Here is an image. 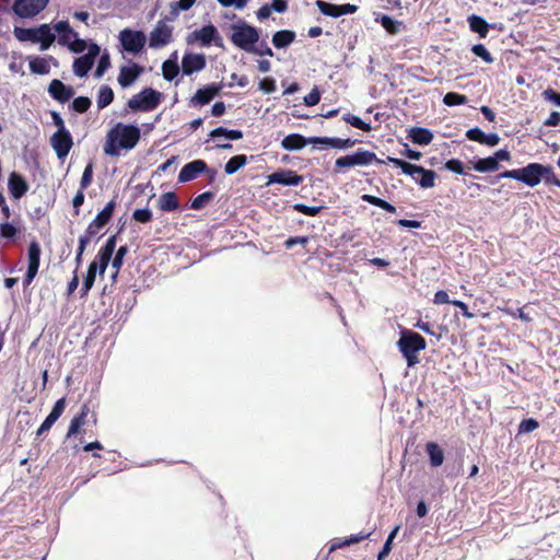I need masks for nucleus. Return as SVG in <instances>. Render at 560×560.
<instances>
[{
  "instance_id": "obj_16",
  "label": "nucleus",
  "mask_w": 560,
  "mask_h": 560,
  "mask_svg": "<svg viewBox=\"0 0 560 560\" xmlns=\"http://www.w3.org/2000/svg\"><path fill=\"white\" fill-rule=\"evenodd\" d=\"M208 171V165L203 160H195L183 166L178 174L179 183L194 180L199 174Z\"/></svg>"
},
{
  "instance_id": "obj_39",
  "label": "nucleus",
  "mask_w": 560,
  "mask_h": 560,
  "mask_svg": "<svg viewBox=\"0 0 560 560\" xmlns=\"http://www.w3.org/2000/svg\"><path fill=\"white\" fill-rule=\"evenodd\" d=\"M30 70L36 74H48L50 71V66L45 58L34 57L30 60Z\"/></svg>"
},
{
  "instance_id": "obj_44",
  "label": "nucleus",
  "mask_w": 560,
  "mask_h": 560,
  "mask_svg": "<svg viewBox=\"0 0 560 560\" xmlns=\"http://www.w3.org/2000/svg\"><path fill=\"white\" fill-rule=\"evenodd\" d=\"M342 119L350 124L352 127H355L363 131H371V125L363 121L360 117L352 115V114H346Z\"/></svg>"
},
{
  "instance_id": "obj_24",
  "label": "nucleus",
  "mask_w": 560,
  "mask_h": 560,
  "mask_svg": "<svg viewBox=\"0 0 560 560\" xmlns=\"http://www.w3.org/2000/svg\"><path fill=\"white\" fill-rule=\"evenodd\" d=\"M35 33L36 43H40L42 50L48 49L55 42V34L51 33L50 27L47 24H42L39 27L35 28Z\"/></svg>"
},
{
  "instance_id": "obj_14",
  "label": "nucleus",
  "mask_w": 560,
  "mask_h": 560,
  "mask_svg": "<svg viewBox=\"0 0 560 560\" xmlns=\"http://www.w3.org/2000/svg\"><path fill=\"white\" fill-rule=\"evenodd\" d=\"M207 59L203 54L186 52L182 59V70L186 75L201 71L206 68Z\"/></svg>"
},
{
  "instance_id": "obj_54",
  "label": "nucleus",
  "mask_w": 560,
  "mask_h": 560,
  "mask_svg": "<svg viewBox=\"0 0 560 560\" xmlns=\"http://www.w3.org/2000/svg\"><path fill=\"white\" fill-rule=\"evenodd\" d=\"M538 427L539 423L537 420L533 418L524 419L518 425V433H529L536 430Z\"/></svg>"
},
{
  "instance_id": "obj_42",
  "label": "nucleus",
  "mask_w": 560,
  "mask_h": 560,
  "mask_svg": "<svg viewBox=\"0 0 560 560\" xmlns=\"http://www.w3.org/2000/svg\"><path fill=\"white\" fill-rule=\"evenodd\" d=\"M468 101L467 96L464 94L455 93V92H448L443 97V103L446 106H457V105H464Z\"/></svg>"
},
{
  "instance_id": "obj_50",
  "label": "nucleus",
  "mask_w": 560,
  "mask_h": 560,
  "mask_svg": "<svg viewBox=\"0 0 560 560\" xmlns=\"http://www.w3.org/2000/svg\"><path fill=\"white\" fill-rule=\"evenodd\" d=\"M499 310L513 318L521 319L522 322L528 323L532 320L530 316L523 311V308L512 310L508 307H499Z\"/></svg>"
},
{
  "instance_id": "obj_59",
  "label": "nucleus",
  "mask_w": 560,
  "mask_h": 560,
  "mask_svg": "<svg viewBox=\"0 0 560 560\" xmlns=\"http://www.w3.org/2000/svg\"><path fill=\"white\" fill-rule=\"evenodd\" d=\"M96 273H97V262H96V260H93L88 267V272L84 277L83 283H86V285H89V284L94 285Z\"/></svg>"
},
{
  "instance_id": "obj_32",
  "label": "nucleus",
  "mask_w": 560,
  "mask_h": 560,
  "mask_svg": "<svg viewBox=\"0 0 560 560\" xmlns=\"http://www.w3.org/2000/svg\"><path fill=\"white\" fill-rule=\"evenodd\" d=\"M472 168L479 173L495 172L499 170L500 164L491 156L479 159L472 162Z\"/></svg>"
},
{
  "instance_id": "obj_1",
  "label": "nucleus",
  "mask_w": 560,
  "mask_h": 560,
  "mask_svg": "<svg viewBox=\"0 0 560 560\" xmlns=\"http://www.w3.org/2000/svg\"><path fill=\"white\" fill-rule=\"evenodd\" d=\"M141 139V130L131 124L117 122L105 136L103 151L106 155L117 158L121 151H131Z\"/></svg>"
},
{
  "instance_id": "obj_2",
  "label": "nucleus",
  "mask_w": 560,
  "mask_h": 560,
  "mask_svg": "<svg viewBox=\"0 0 560 560\" xmlns=\"http://www.w3.org/2000/svg\"><path fill=\"white\" fill-rule=\"evenodd\" d=\"M397 347L407 361L409 368L419 363V352L427 348L425 339L412 330H402Z\"/></svg>"
},
{
  "instance_id": "obj_56",
  "label": "nucleus",
  "mask_w": 560,
  "mask_h": 560,
  "mask_svg": "<svg viewBox=\"0 0 560 560\" xmlns=\"http://www.w3.org/2000/svg\"><path fill=\"white\" fill-rule=\"evenodd\" d=\"M542 179L546 184L556 185L560 187V179L556 176L553 170L549 165H545V171H542Z\"/></svg>"
},
{
  "instance_id": "obj_21",
  "label": "nucleus",
  "mask_w": 560,
  "mask_h": 560,
  "mask_svg": "<svg viewBox=\"0 0 560 560\" xmlns=\"http://www.w3.org/2000/svg\"><path fill=\"white\" fill-rule=\"evenodd\" d=\"M312 144H325L335 149H348L355 144L357 140L328 138V137H312L308 139Z\"/></svg>"
},
{
  "instance_id": "obj_45",
  "label": "nucleus",
  "mask_w": 560,
  "mask_h": 560,
  "mask_svg": "<svg viewBox=\"0 0 560 560\" xmlns=\"http://www.w3.org/2000/svg\"><path fill=\"white\" fill-rule=\"evenodd\" d=\"M400 529V526H396L388 535L382 550L380 551L378 556H377V560H384L390 552L392 550V544H393V540L394 538L396 537L397 533L399 532Z\"/></svg>"
},
{
  "instance_id": "obj_27",
  "label": "nucleus",
  "mask_w": 560,
  "mask_h": 560,
  "mask_svg": "<svg viewBox=\"0 0 560 560\" xmlns=\"http://www.w3.org/2000/svg\"><path fill=\"white\" fill-rule=\"evenodd\" d=\"M409 137L413 143L428 145L433 139V133L427 128L415 127L410 130Z\"/></svg>"
},
{
  "instance_id": "obj_37",
  "label": "nucleus",
  "mask_w": 560,
  "mask_h": 560,
  "mask_svg": "<svg viewBox=\"0 0 560 560\" xmlns=\"http://www.w3.org/2000/svg\"><path fill=\"white\" fill-rule=\"evenodd\" d=\"M114 101V92L108 85H102L97 94V107L103 109Z\"/></svg>"
},
{
  "instance_id": "obj_41",
  "label": "nucleus",
  "mask_w": 560,
  "mask_h": 560,
  "mask_svg": "<svg viewBox=\"0 0 560 560\" xmlns=\"http://www.w3.org/2000/svg\"><path fill=\"white\" fill-rule=\"evenodd\" d=\"M213 197L214 194L212 191H205L191 200L190 208L194 210H200L209 203Z\"/></svg>"
},
{
  "instance_id": "obj_34",
  "label": "nucleus",
  "mask_w": 560,
  "mask_h": 560,
  "mask_svg": "<svg viewBox=\"0 0 560 560\" xmlns=\"http://www.w3.org/2000/svg\"><path fill=\"white\" fill-rule=\"evenodd\" d=\"M247 164V156L245 154H238L232 156L224 165V172L228 175L236 173L240 168Z\"/></svg>"
},
{
  "instance_id": "obj_57",
  "label": "nucleus",
  "mask_w": 560,
  "mask_h": 560,
  "mask_svg": "<svg viewBox=\"0 0 560 560\" xmlns=\"http://www.w3.org/2000/svg\"><path fill=\"white\" fill-rule=\"evenodd\" d=\"M445 168L459 175L465 174L464 164L458 159H451L446 161Z\"/></svg>"
},
{
  "instance_id": "obj_28",
  "label": "nucleus",
  "mask_w": 560,
  "mask_h": 560,
  "mask_svg": "<svg viewBox=\"0 0 560 560\" xmlns=\"http://www.w3.org/2000/svg\"><path fill=\"white\" fill-rule=\"evenodd\" d=\"M40 254L42 249L39 244L36 241H33L28 245L27 257H28V266L27 270H34L38 272L39 264H40Z\"/></svg>"
},
{
  "instance_id": "obj_3",
  "label": "nucleus",
  "mask_w": 560,
  "mask_h": 560,
  "mask_svg": "<svg viewBox=\"0 0 560 560\" xmlns=\"http://www.w3.org/2000/svg\"><path fill=\"white\" fill-rule=\"evenodd\" d=\"M542 171H545V165L540 163H529L525 167L504 171L493 177H490V183L495 184L501 178H513L528 185L529 187H535L542 179Z\"/></svg>"
},
{
  "instance_id": "obj_31",
  "label": "nucleus",
  "mask_w": 560,
  "mask_h": 560,
  "mask_svg": "<svg viewBox=\"0 0 560 560\" xmlns=\"http://www.w3.org/2000/svg\"><path fill=\"white\" fill-rule=\"evenodd\" d=\"M116 208V201L110 200L95 217L93 220L94 225L104 228L112 219Z\"/></svg>"
},
{
  "instance_id": "obj_26",
  "label": "nucleus",
  "mask_w": 560,
  "mask_h": 560,
  "mask_svg": "<svg viewBox=\"0 0 560 560\" xmlns=\"http://www.w3.org/2000/svg\"><path fill=\"white\" fill-rule=\"evenodd\" d=\"M308 142L303 136L299 133H291L283 138L281 145L285 150L293 151V150H301L303 149Z\"/></svg>"
},
{
  "instance_id": "obj_18",
  "label": "nucleus",
  "mask_w": 560,
  "mask_h": 560,
  "mask_svg": "<svg viewBox=\"0 0 560 560\" xmlns=\"http://www.w3.org/2000/svg\"><path fill=\"white\" fill-rule=\"evenodd\" d=\"M142 72L143 68L136 62H131L130 66L120 67L117 78L119 85L121 88L130 86Z\"/></svg>"
},
{
  "instance_id": "obj_40",
  "label": "nucleus",
  "mask_w": 560,
  "mask_h": 560,
  "mask_svg": "<svg viewBox=\"0 0 560 560\" xmlns=\"http://www.w3.org/2000/svg\"><path fill=\"white\" fill-rule=\"evenodd\" d=\"M316 5H317L318 10L324 15L331 16V18H339V16H341L340 5L339 4H332V3H329V2H326V1H323V0H317L316 1Z\"/></svg>"
},
{
  "instance_id": "obj_64",
  "label": "nucleus",
  "mask_w": 560,
  "mask_h": 560,
  "mask_svg": "<svg viewBox=\"0 0 560 560\" xmlns=\"http://www.w3.org/2000/svg\"><path fill=\"white\" fill-rule=\"evenodd\" d=\"M542 97L546 101L552 102L556 105L560 106V93L555 91L553 89H551V88L546 89L542 92Z\"/></svg>"
},
{
  "instance_id": "obj_36",
  "label": "nucleus",
  "mask_w": 560,
  "mask_h": 560,
  "mask_svg": "<svg viewBox=\"0 0 560 560\" xmlns=\"http://www.w3.org/2000/svg\"><path fill=\"white\" fill-rule=\"evenodd\" d=\"M361 199L370 205H373L375 207H378L389 213H395L396 212V208L390 205L389 202H387L386 200L384 199H381L376 196H373V195H369V194H364L361 196Z\"/></svg>"
},
{
  "instance_id": "obj_19",
  "label": "nucleus",
  "mask_w": 560,
  "mask_h": 560,
  "mask_svg": "<svg viewBox=\"0 0 560 560\" xmlns=\"http://www.w3.org/2000/svg\"><path fill=\"white\" fill-rule=\"evenodd\" d=\"M221 91L218 84H210L202 89L197 90L195 95L190 98V105H206L210 103Z\"/></svg>"
},
{
  "instance_id": "obj_58",
  "label": "nucleus",
  "mask_w": 560,
  "mask_h": 560,
  "mask_svg": "<svg viewBox=\"0 0 560 560\" xmlns=\"http://www.w3.org/2000/svg\"><path fill=\"white\" fill-rule=\"evenodd\" d=\"M110 59L108 54H104L101 56L98 60L97 68L95 70V77L101 78L104 72L109 68Z\"/></svg>"
},
{
  "instance_id": "obj_10",
  "label": "nucleus",
  "mask_w": 560,
  "mask_h": 560,
  "mask_svg": "<svg viewBox=\"0 0 560 560\" xmlns=\"http://www.w3.org/2000/svg\"><path fill=\"white\" fill-rule=\"evenodd\" d=\"M173 42V26L165 21L160 20L149 36V46L151 48H161Z\"/></svg>"
},
{
  "instance_id": "obj_20",
  "label": "nucleus",
  "mask_w": 560,
  "mask_h": 560,
  "mask_svg": "<svg viewBox=\"0 0 560 560\" xmlns=\"http://www.w3.org/2000/svg\"><path fill=\"white\" fill-rule=\"evenodd\" d=\"M8 188L14 199H20L27 192L28 184L21 174L12 172L9 175Z\"/></svg>"
},
{
  "instance_id": "obj_52",
  "label": "nucleus",
  "mask_w": 560,
  "mask_h": 560,
  "mask_svg": "<svg viewBox=\"0 0 560 560\" xmlns=\"http://www.w3.org/2000/svg\"><path fill=\"white\" fill-rule=\"evenodd\" d=\"M93 180V164L89 163L82 174L81 180H80V188L86 189Z\"/></svg>"
},
{
  "instance_id": "obj_12",
  "label": "nucleus",
  "mask_w": 560,
  "mask_h": 560,
  "mask_svg": "<svg viewBox=\"0 0 560 560\" xmlns=\"http://www.w3.org/2000/svg\"><path fill=\"white\" fill-rule=\"evenodd\" d=\"M49 143L59 160H63L73 147V139L70 131L54 132L49 138Z\"/></svg>"
},
{
  "instance_id": "obj_49",
  "label": "nucleus",
  "mask_w": 560,
  "mask_h": 560,
  "mask_svg": "<svg viewBox=\"0 0 560 560\" xmlns=\"http://www.w3.org/2000/svg\"><path fill=\"white\" fill-rule=\"evenodd\" d=\"M293 209L302 214H305V215H308V217H315L317 215L320 210L323 209V207H317V206H314V207H310V206H306L304 203H295L293 206Z\"/></svg>"
},
{
  "instance_id": "obj_11",
  "label": "nucleus",
  "mask_w": 560,
  "mask_h": 560,
  "mask_svg": "<svg viewBox=\"0 0 560 560\" xmlns=\"http://www.w3.org/2000/svg\"><path fill=\"white\" fill-rule=\"evenodd\" d=\"M49 0H15L12 10L20 18H33L43 11Z\"/></svg>"
},
{
  "instance_id": "obj_9",
  "label": "nucleus",
  "mask_w": 560,
  "mask_h": 560,
  "mask_svg": "<svg viewBox=\"0 0 560 560\" xmlns=\"http://www.w3.org/2000/svg\"><path fill=\"white\" fill-rule=\"evenodd\" d=\"M195 40H198L203 47H209L212 43L217 47L223 46L222 37L220 36L217 27L212 24L205 25L189 34L187 38L188 44H191Z\"/></svg>"
},
{
  "instance_id": "obj_55",
  "label": "nucleus",
  "mask_w": 560,
  "mask_h": 560,
  "mask_svg": "<svg viewBox=\"0 0 560 560\" xmlns=\"http://www.w3.org/2000/svg\"><path fill=\"white\" fill-rule=\"evenodd\" d=\"M132 218L140 223H148L152 220V212L151 210L143 208V209H137L132 213Z\"/></svg>"
},
{
  "instance_id": "obj_61",
  "label": "nucleus",
  "mask_w": 560,
  "mask_h": 560,
  "mask_svg": "<svg viewBox=\"0 0 560 560\" xmlns=\"http://www.w3.org/2000/svg\"><path fill=\"white\" fill-rule=\"evenodd\" d=\"M485 135L486 133L478 127L471 128V129L467 130V132H466V137L469 140L476 141L481 144L483 143Z\"/></svg>"
},
{
  "instance_id": "obj_38",
  "label": "nucleus",
  "mask_w": 560,
  "mask_h": 560,
  "mask_svg": "<svg viewBox=\"0 0 560 560\" xmlns=\"http://www.w3.org/2000/svg\"><path fill=\"white\" fill-rule=\"evenodd\" d=\"M211 138L225 137L230 140H238L243 138V132L238 129H226L223 127H218L213 129L210 135Z\"/></svg>"
},
{
  "instance_id": "obj_35",
  "label": "nucleus",
  "mask_w": 560,
  "mask_h": 560,
  "mask_svg": "<svg viewBox=\"0 0 560 560\" xmlns=\"http://www.w3.org/2000/svg\"><path fill=\"white\" fill-rule=\"evenodd\" d=\"M93 65V60L86 58L85 56H81L73 62V72L77 77L82 78L88 74Z\"/></svg>"
},
{
  "instance_id": "obj_17",
  "label": "nucleus",
  "mask_w": 560,
  "mask_h": 560,
  "mask_svg": "<svg viewBox=\"0 0 560 560\" xmlns=\"http://www.w3.org/2000/svg\"><path fill=\"white\" fill-rule=\"evenodd\" d=\"M48 93L54 100L63 104L74 95V89L71 85L63 84L58 79H54L48 86Z\"/></svg>"
},
{
  "instance_id": "obj_63",
  "label": "nucleus",
  "mask_w": 560,
  "mask_h": 560,
  "mask_svg": "<svg viewBox=\"0 0 560 560\" xmlns=\"http://www.w3.org/2000/svg\"><path fill=\"white\" fill-rule=\"evenodd\" d=\"M259 90L264 93L269 94L276 91V81L272 78H264L259 82Z\"/></svg>"
},
{
  "instance_id": "obj_33",
  "label": "nucleus",
  "mask_w": 560,
  "mask_h": 560,
  "mask_svg": "<svg viewBox=\"0 0 560 560\" xmlns=\"http://www.w3.org/2000/svg\"><path fill=\"white\" fill-rule=\"evenodd\" d=\"M425 451L429 455L430 463L433 467H439L443 464L444 454L442 448L434 442H429L425 445Z\"/></svg>"
},
{
  "instance_id": "obj_25",
  "label": "nucleus",
  "mask_w": 560,
  "mask_h": 560,
  "mask_svg": "<svg viewBox=\"0 0 560 560\" xmlns=\"http://www.w3.org/2000/svg\"><path fill=\"white\" fill-rule=\"evenodd\" d=\"M295 33L290 30H281L273 34L272 44L276 48L281 49L291 45L295 40Z\"/></svg>"
},
{
  "instance_id": "obj_46",
  "label": "nucleus",
  "mask_w": 560,
  "mask_h": 560,
  "mask_svg": "<svg viewBox=\"0 0 560 560\" xmlns=\"http://www.w3.org/2000/svg\"><path fill=\"white\" fill-rule=\"evenodd\" d=\"M91 105H92V102L89 97L78 96L73 100V102L71 104V108L79 114H83L89 110Z\"/></svg>"
},
{
  "instance_id": "obj_53",
  "label": "nucleus",
  "mask_w": 560,
  "mask_h": 560,
  "mask_svg": "<svg viewBox=\"0 0 560 560\" xmlns=\"http://www.w3.org/2000/svg\"><path fill=\"white\" fill-rule=\"evenodd\" d=\"M102 229V226L100 225H94V222L92 221L85 232L79 237V240H84L86 241V246L91 243V241L93 240V237H95L100 230Z\"/></svg>"
},
{
  "instance_id": "obj_48",
  "label": "nucleus",
  "mask_w": 560,
  "mask_h": 560,
  "mask_svg": "<svg viewBox=\"0 0 560 560\" xmlns=\"http://www.w3.org/2000/svg\"><path fill=\"white\" fill-rule=\"evenodd\" d=\"M471 51L487 63H492L494 58L482 44L474 45Z\"/></svg>"
},
{
  "instance_id": "obj_29",
  "label": "nucleus",
  "mask_w": 560,
  "mask_h": 560,
  "mask_svg": "<svg viewBox=\"0 0 560 560\" xmlns=\"http://www.w3.org/2000/svg\"><path fill=\"white\" fill-rule=\"evenodd\" d=\"M159 208L162 211H175L179 208L177 196L173 191L164 192L159 198Z\"/></svg>"
},
{
  "instance_id": "obj_23",
  "label": "nucleus",
  "mask_w": 560,
  "mask_h": 560,
  "mask_svg": "<svg viewBox=\"0 0 560 560\" xmlns=\"http://www.w3.org/2000/svg\"><path fill=\"white\" fill-rule=\"evenodd\" d=\"M179 73V66L177 63V52L174 51L171 58L162 63V74L166 81H173Z\"/></svg>"
},
{
  "instance_id": "obj_51",
  "label": "nucleus",
  "mask_w": 560,
  "mask_h": 560,
  "mask_svg": "<svg viewBox=\"0 0 560 560\" xmlns=\"http://www.w3.org/2000/svg\"><path fill=\"white\" fill-rule=\"evenodd\" d=\"M381 24L390 34H396L399 31V22L388 15L381 18Z\"/></svg>"
},
{
  "instance_id": "obj_6",
  "label": "nucleus",
  "mask_w": 560,
  "mask_h": 560,
  "mask_svg": "<svg viewBox=\"0 0 560 560\" xmlns=\"http://www.w3.org/2000/svg\"><path fill=\"white\" fill-rule=\"evenodd\" d=\"M231 42L242 50L255 51V44L259 40V32L256 27L241 22L232 25Z\"/></svg>"
},
{
  "instance_id": "obj_47",
  "label": "nucleus",
  "mask_w": 560,
  "mask_h": 560,
  "mask_svg": "<svg viewBox=\"0 0 560 560\" xmlns=\"http://www.w3.org/2000/svg\"><path fill=\"white\" fill-rule=\"evenodd\" d=\"M127 253H128V246L127 245L120 246L117 249V252H116V254H115V256H114V258L112 260V267L114 269H116V275L119 273V270H120V268H121V266L124 264V257L127 255Z\"/></svg>"
},
{
  "instance_id": "obj_5",
  "label": "nucleus",
  "mask_w": 560,
  "mask_h": 560,
  "mask_svg": "<svg viewBox=\"0 0 560 560\" xmlns=\"http://www.w3.org/2000/svg\"><path fill=\"white\" fill-rule=\"evenodd\" d=\"M374 162L384 163V161L380 160L374 152L358 149L355 152L351 154L338 158L335 161L334 173L339 174L341 172H345L347 168L354 166H366Z\"/></svg>"
},
{
  "instance_id": "obj_62",
  "label": "nucleus",
  "mask_w": 560,
  "mask_h": 560,
  "mask_svg": "<svg viewBox=\"0 0 560 560\" xmlns=\"http://www.w3.org/2000/svg\"><path fill=\"white\" fill-rule=\"evenodd\" d=\"M320 101V92L317 88H314L306 96H304V103L306 106L317 105Z\"/></svg>"
},
{
  "instance_id": "obj_7",
  "label": "nucleus",
  "mask_w": 560,
  "mask_h": 560,
  "mask_svg": "<svg viewBox=\"0 0 560 560\" xmlns=\"http://www.w3.org/2000/svg\"><path fill=\"white\" fill-rule=\"evenodd\" d=\"M163 94L152 88H144L135 94L127 103L132 112H151L162 102Z\"/></svg>"
},
{
  "instance_id": "obj_43",
  "label": "nucleus",
  "mask_w": 560,
  "mask_h": 560,
  "mask_svg": "<svg viewBox=\"0 0 560 560\" xmlns=\"http://www.w3.org/2000/svg\"><path fill=\"white\" fill-rule=\"evenodd\" d=\"M14 36L20 40V42H32V43H36V33H35V28H24V27H15L14 28Z\"/></svg>"
},
{
  "instance_id": "obj_22",
  "label": "nucleus",
  "mask_w": 560,
  "mask_h": 560,
  "mask_svg": "<svg viewBox=\"0 0 560 560\" xmlns=\"http://www.w3.org/2000/svg\"><path fill=\"white\" fill-rule=\"evenodd\" d=\"M371 536V533H359L357 535H351L350 537L348 538H335L332 541H331V545H330V548H329V551L332 552L339 548H343V547H348L350 545H353V544H358L364 539H368L369 537Z\"/></svg>"
},
{
  "instance_id": "obj_13",
  "label": "nucleus",
  "mask_w": 560,
  "mask_h": 560,
  "mask_svg": "<svg viewBox=\"0 0 560 560\" xmlns=\"http://www.w3.org/2000/svg\"><path fill=\"white\" fill-rule=\"evenodd\" d=\"M89 415H90L91 419L93 420V423L96 424V422H97L96 413L91 411L88 404H83L81 406L80 412L78 415H75L70 422V425H69V429L67 432V438H71V436L80 433V429L84 424L88 423Z\"/></svg>"
},
{
  "instance_id": "obj_15",
  "label": "nucleus",
  "mask_w": 560,
  "mask_h": 560,
  "mask_svg": "<svg viewBox=\"0 0 560 560\" xmlns=\"http://www.w3.org/2000/svg\"><path fill=\"white\" fill-rule=\"evenodd\" d=\"M303 176L291 170H279L268 175L267 184H281L284 186H298L302 184Z\"/></svg>"
},
{
  "instance_id": "obj_60",
  "label": "nucleus",
  "mask_w": 560,
  "mask_h": 560,
  "mask_svg": "<svg viewBox=\"0 0 560 560\" xmlns=\"http://www.w3.org/2000/svg\"><path fill=\"white\" fill-rule=\"evenodd\" d=\"M18 233V229L9 223V222H4V223H1L0 224V235L3 237V238H13Z\"/></svg>"
},
{
  "instance_id": "obj_30",
  "label": "nucleus",
  "mask_w": 560,
  "mask_h": 560,
  "mask_svg": "<svg viewBox=\"0 0 560 560\" xmlns=\"http://www.w3.org/2000/svg\"><path fill=\"white\" fill-rule=\"evenodd\" d=\"M468 23L474 33H477L481 38L487 37L489 24L483 18L472 14L468 18Z\"/></svg>"
},
{
  "instance_id": "obj_4",
  "label": "nucleus",
  "mask_w": 560,
  "mask_h": 560,
  "mask_svg": "<svg viewBox=\"0 0 560 560\" xmlns=\"http://www.w3.org/2000/svg\"><path fill=\"white\" fill-rule=\"evenodd\" d=\"M387 162L399 167L404 174L410 175L422 188H432L435 185L436 173L423 166L408 163L404 160L388 156Z\"/></svg>"
},
{
  "instance_id": "obj_8",
  "label": "nucleus",
  "mask_w": 560,
  "mask_h": 560,
  "mask_svg": "<svg viewBox=\"0 0 560 560\" xmlns=\"http://www.w3.org/2000/svg\"><path fill=\"white\" fill-rule=\"evenodd\" d=\"M119 42L122 49L129 54H139L147 43L145 34L142 31L125 28L119 33Z\"/></svg>"
}]
</instances>
